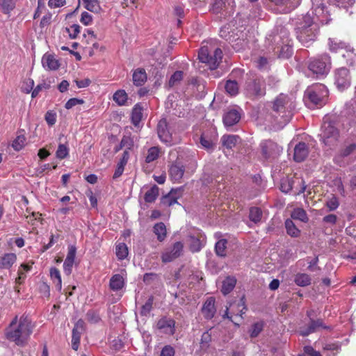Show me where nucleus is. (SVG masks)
Here are the masks:
<instances>
[{"label": "nucleus", "instance_id": "31", "mask_svg": "<svg viewBox=\"0 0 356 356\" xmlns=\"http://www.w3.org/2000/svg\"><path fill=\"white\" fill-rule=\"evenodd\" d=\"M17 260V256L14 253L5 254L0 260V268L9 269Z\"/></svg>", "mask_w": 356, "mask_h": 356}, {"label": "nucleus", "instance_id": "3", "mask_svg": "<svg viewBox=\"0 0 356 356\" xmlns=\"http://www.w3.org/2000/svg\"><path fill=\"white\" fill-rule=\"evenodd\" d=\"M296 33L298 41L305 47H309L316 40L318 26L314 22L309 13L303 15L297 22Z\"/></svg>", "mask_w": 356, "mask_h": 356}, {"label": "nucleus", "instance_id": "63", "mask_svg": "<svg viewBox=\"0 0 356 356\" xmlns=\"http://www.w3.org/2000/svg\"><path fill=\"white\" fill-rule=\"evenodd\" d=\"M80 22L85 26L90 25L92 22V16L86 11L81 13Z\"/></svg>", "mask_w": 356, "mask_h": 356}, {"label": "nucleus", "instance_id": "53", "mask_svg": "<svg viewBox=\"0 0 356 356\" xmlns=\"http://www.w3.org/2000/svg\"><path fill=\"white\" fill-rule=\"evenodd\" d=\"M294 181L289 179H283L280 184V190L284 193H290L293 187Z\"/></svg>", "mask_w": 356, "mask_h": 356}, {"label": "nucleus", "instance_id": "8", "mask_svg": "<svg viewBox=\"0 0 356 356\" xmlns=\"http://www.w3.org/2000/svg\"><path fill=\"white\" fill-rule=\"evenodd\" d=\"M245 95L252 99H259L266 95V86L262 78L254 77L246 80L244 86Z\"/></svg>", "mask_w": 356, "mask_h": 356}, {"label": "nucleus", "instance_id": "2", "mask_svg": "<svg viewBox=\"0 0 356 356\" xmlns=\"http://www.w3.org/2000/svg\"><path fill=\"white\" fill-rule=\"evenodd\" d=\"M266 39L269 44L275 46L274 50L277 49L280 58H289L292 56L293 42L289 38V32L285 27L277 26Z\"/></svg>", "mask_w": 356, "mask_h": 356}, {"label": "nucleus", "instance_id": "35", "mask_svg": "<svg viewBox=\"0 0 356 356\" xmlns=\"http://www.w3.org/2000/svg\"><path fill=\"white\" fill-rule=\"evenodd\" d=\"M159 188L156 185L152 186L144 195V200L147 203L154 202L159 195Z\"/></svg>", "mask_w": 356, "mask_h": 356}, {"label": "nucleus", "instance_id": "20", "mask_svg": "<svg viewBox=\"0 0 356 356\" xmlns=\"http://www.w3.org/2000/svg\"><path fill=\"white\" fill-rule=\"evenodd\" d=\"M242 109L232 108L225 112L222 117V121L225 126L232 127L237 124L241 118Z\"/></svg>", "mask_w": 356, "mask_h": 356}, {"label": "nucleus", "instance_id": "14", "mask_svg": "<svg viewBox=\"0 0 356 356\" xmlns=\"http://www.w3.org/2000/svg\"><path fill=\"white\" fill-rule=\"evenodd\" d=\"M260 147L266 159H275L282 152V147L271 140L261 142Z\"/></svg>", "mask_w": 356, "mask_h": 356}, {"label": "nucleus", "instance_id": "28", "mask_svg": "<svg viewBox=\"0 0 356 356\" xmlns=\"http://www.w3.org/2000/svg\"><path fill=\"white\" fill-rule=\"evenodd\" d=\"M32 269V266L22 264L19 266L17 271L18 276L15 279L16 284H22L26 278V273Z\"/></svg>", "mask_w": 356, "mask_h": 356}, {"label": "nucleus", "instance_id": "25", "mask_svg": "<svg viewBox=\"0 0 356 356\" xmlns=\"http://www.w3.org/2000/svg\"><path fill=\"white\" fill-rule=\"evenodd\" d=\"M327 45L329 50L332 53H338L341 50L346 51L350 47L348 44L341 40L331 38L328 39Z\"/></svg>", "mask_w": 356, "mask_h": 356}, {"label": "nucleus", "instance_id": "51", "mask_svg": "<svg viewBox=\"0 0 356 356\" xmlns=\"http://www.w3.org/2000/svg\"><path fill=\"white\" fill-rule=\"evenodd\" d=\"M154 297L149 296L146 302L141 307L140 314L143 316H147L152 309Z\"/></svg>", "mask_w": 356, "mask_h": 356}, {"label": "nucleus", "instance_id": "13", "mask_svg": "<svg viewBox=\"0 0 356 356\" xmlns=\"http://www.w3.org/2000/svg\"><path fill=\"white\" fill-rule=\"evenodd\" d=\"M334 85L340 91H343L351 85V76L349 70L344 67H339L334 71Z\"/></svg>", "mask_w": 356, "mask_h": 356}, {"label": "nucleus", "instance_id": "38", "mask_svg": "<svg viewBox=\"0 0 356 356\" xmlns=\"http://www.w3.org/2000/svg\"><path fill=\"white\" fill-rule=\"evenodd\" d=\"M239 137L235 135L223 136L221 138L222 145L227 149H232L236 145Z\"/></svg>", "mask_w": 356, "mask_h": 356}, {"label": "nucleus", "instance_id": "30", "mask_svg": "<svg viewBox=\"0 0 356 356\" xmlns=\"http://www.w3.org/2000/svg\"><path fill=\"white\" fill-rule=\"evenodd\" d=\"M291 220H300L302 222H307L309 217L306 211L300 207L295 208L291 213Z\"/></svg>", "mask_w": 356, "mask_h": 356}, {"label": "nucleus", "instance_id": "33", "mask_svg": "<svg viewBox=\"0 0 356 356\" xmlns=\"http://www.w3.org/2000/svg\"><path fill=\"white\" fill-rule=\"evenodd\" d=\"M153 232L156 236L157 240L163 241L167 236V230L165 224L162 222L156 223L153 227Z\"/></svg>", "mask_w": 356, "mask_h": 356}, {"label": "nucleus", "instance_id": "47", "mask_svg": "<svg viewBox=\"0 0 356 356\" xmlns=\"http://www.w3.org/2000/svg\"><path fill=\"white\" fill-rule=\"evenodd\" d=\"M15 2L14 0H0V9L5 14H8L14 9Z\"/></svg>", "mask_w": 356, "mask_h": 356}, {"label": "nucleus", "instance_id": "17", "mask_svg": "<svg viewBox=\"0 0 356 356\" xmlns=\"http://www.w3.org/2000/svg\"><path fill=\"white\" fill-rule=\"evenodd\" d=\"M275 8L274 11L277 13H288L298 7L301 0H269Z\"/></svg>", "mask_w": 356, "mask_h": 356}, {"label": "nucleus", "instance_id": "37", "mask_svg": "<svg viewBox=\"0 0 356 356\" xmlns=\"http://www.w3.org/2000/svg\"><path fill=\"white\" fill-rule=\"evenodd\" d=\"M50 277L56 284V289L60 291L62 289V280L60 271L56 267H52L50 269Z\"/></svg>", "mask_w": 356, "mask_h": 356}, {"label": "nucleus", "instance_id": "56", "mask_svg": "<svg viewBox=\"0 0 356 356\" xmlns=\"http://www.w3.org/2000/svg\"><path fill=\"white\" fill-rule=\"evenodd\" d=\"M69 154V149L67 145L64 144H59L56 152V156L59 159L66 158Z\"/></svg>", "mask_w": 356, "mask_h": 356}, {"label": "nucleus", "instance_id": "57", "mask_svg": "<svg viewBox=\"0 0 356 356\" xmlns=\"http://www.w3.org/2000/svg\"><path fill=\"white\" fill-rule=\"evenodd\" d=\"M133 147L134 140L129 136H124L120 142V147H124L129 152Z\"/></svg>", "mask_w": 356, "mask_h": 356}, {"label": "nucleus", "instance_id": "5", "mask_svg": "<svg viewBox=\"0 0 356 356\" xmlns=\"http://www.w3.org/2000/svg\"><path fill=\"white\" fill-rule=\"evenodd\" d=\"M339 124V117L336 114L324 116L319 136L325 145L330 146L337 140Z\"/></svg>", "mask_w": 356, "mask_h": 356}, {"label": "nucleus", "instance_id": "61", "mask_svg": "<svg viewBox=\"0 0 356 356\" xmlns=\"http://www.w3.org/2000/svg\"><path fill=\"white\" fill-rule=\"evenodd\" d=\"M44 118L49 126H53L56 122V113L54 111H48Z\"/></svg>", "mask_w": 356, "mask_h": 356}, {"label": "nucleus", "instance_id": "62", "mask_svg": "<svg viewBox=\"0 0 356 356\" xmlns=\"http://www.w3.org/2000/svg\"><path fill=\"white\" fill-rule=\"evenodd\" d=\"M83 103L84 101L82 99L71 98L65 103V108L66 109H70L76 105L83 104Z\"/></svg>", "mask_w": 356, "mask_h": 356}, {"label": "nucleus", "instance_id": "43", "mask_svg": "<svg viewBox=\"0 0 356 356\" xmlns=\"http://www.w3.org/2000/svg\"><path fill=\"white\" fill-rule=\"evenodd\" d=\"M343 58L346 59V64L349 66H353L356 60V54L353 47H350L346 51L342 54Z\"/></svg>", "mask_w": 356, "mask_h": 356}, {"label": "nucleus", "instance_id": "26", "mask_svg": "<svg viewBox=\"0 0 356 356\" xmlns=\"http://www.w3.org/2000/svg\"><path fill=\"white\" fill-rule=\"evenodd\" d=\"M132 78L136 86H141L146 82L147 76L143 68H137L134 71Z\"/></svg>", "mask_w": 356, "mask_h": 356}, {"label": "nucleus", "instance_id": "59", "mask_svg": "<svg viewBox=\"0 0 356 356\" xmlns=\"http://www.w3.org/2000/svg\"><path fill=\"white\" fill-rule=\"evenodd\" d=\"M81 27L79 24H72L70 28H67L66 31L69 33L71 39H75L80 33Z\"/></svg>", "mask_w": 356, "mask_h": 356}, {"label": "nucleus", "instance_id": "50", "mask_svg": "<svg viewBox=\"0 0 356 356\" xmlns=\"http://www.w3.org/2000/svg\"><path fill=\"white\" fill-rule=\"evenodd\" d=\"M173 192L170 191L167 195L163 196L161 199V204L165 207H170L177 204V197L172 196Z\"/></svg>", "mask_w": 356, "mask_h": 356}, {"label": "nucleus", "instance_id": "19", "mask_svg": "<svg viewBox=\"0 0 356 356\" xmlns=\"http://www.w3.org/2000/svg\"><path fill=\"white\" fill-rule=\"evenodd\" d=\"M185 166L181 161L176 160L169 168V176L173 182L180 183L184 177Z\"/></svg>", "mask_w": 356, "mask_h": 356}, {"label": "nucleus", "instance_id": "12", "mask_svg": "<svg viewBox=\"0 0 356 356\" xmlns=\"http://www.w3.org/2000/svg\"><path fill=\"white\" fill-rule=\"evenodd\" d=\"M321 329L331 330L332 327L326 325L322 318L314 319L313 318H310V320L307 325L300 327L298 332L302 337H307L312 333L318 332Z\"/></svg>", "mask_w": 356, "mask_h": 356}, {"label": "nucleus", "instance_id": "49", "mask_svg": "<svg viewBox=\"0 0 356 356\" xmlns=\"http://www.w3.org/2000/svg\"><path fill=\"white\" fill-rule=\"evenodd\" d=\"M200 143L201 145L207 149H212L214 145V143H213V140L211 139V138L208 134H207L205 133H203L200 136Z\"/></svg>", "mask_w": 356, "mask_h": 356}, {"label": "nucleus", "instance_id": "22", "mask_svg": "<svg viewBox=\"0 0 356 356\" xmlns=\"http://www.w3.org/2000/svg\"><path fill=\"white\" fill-rule=\"evenodd\" d=\"M215 302L216 300L213 297H209L204 302L202 307V313L205 319L211 320L214 317L216 313Z\"/></svg>", "mask_w": 356, "mask_h": 356}, {"label": "nucleus", "instance_id": "24", "mask_svg": "<svg viewBox=\"0 0 356 356\" xmlns=\"http://www.w3.org/2000/svg\"><path fill=\"white\" fill-rule=\"evenodd\" d=\"M42 65L45 70H56L60 67L59 61L50 54H45L42 58Z\"/></svg>", "mask_w": 356, "mask_h": 356}, {"label": "nucleus", "instance_id": "46", "mask_svg": "<svg viewBox=\"0 0 356 356\" xmlns=\"http://www.w3.org/2000/svg\"><path fill=\"white\" fill-rule=\"evenodd\" d=\"M203 244L198 238L191 236L189 248L193 252H197L202 248Z\"/></svg>", "mask_w": 356, "mask_h": 356}, {"label": "nucleus", "instance_id": "11", "mask_svg": "<svg viewBox=\"0 0 356 356\" xmlns=\"http://www.w3.org/2000/svg\"><path fill=\"white\" fill-rule=\"evenodd\" d=\"M235 7L234 0H214L211 11L214 14H221L226 18L234 13Z\"/></svg>", "mask_w": 356, "mask_h": 356}, {"label": "nucleus", "instance_id": "39", "mask_svg": "<svg viewBox=\"0 0 356 356\" xmlns=\"http://www.w3.org/2000/svg\"><path fill=\"white\" fill-rule=\"evenodd\" d=\"M262 214V211L260 208L252 207L250 209L249 219L255 224L258 223L261 220Z\"/></svg>", "mask_w": 356, "mask_h": 356}, {"label": "nucleus", "instance_id": "44", "mask_svg": "<svg viewBox=\"0 0 356 356\" xmlns=\"http://www.w3.org/2000/svg\"><path fill=\"white\" fill-rule=\"evenodd\" d=\"M264 327V323L263 321H257L253 323L251 328L249 330L250 336L251 338L257 337L261 332L263 330Z\"/></svg>", "mask_w": 356, "mask_h": 356}, {"label": "nucleus", "instance_id": "21", "mask_svg": "<svg viewBox=\"0 0 356 356\" xmlns=\"http://www.w3.org/2000/svg\"><path fill=\"white\" fill-rule=\"evenodd\" d=\"M127 274L124 270L121 274H114L109 281V288L111 291L118 292L123 289L126 285Z\"/></svg>", "mask_w": 356, "mask_h": 356}, {"label": "nucleus", "instance_id": "32", "mask_svg": "<svg viewBox=\"0 0 356 356\" xmlns=\"http://www.w3.org/2000/svg\"><path fill=\"white\" fill-rule=\"evenodd\" d=\"M143 107L141 104H136L131 112V122L134 126H138L143 117Z\"/></svg>", "mask_w": 356, "mask_h": 356}, {"label": "nucleus", "instance_id": "36", "mask_svg": "<svg viewBox=\"0 0 356 356\" xmlns=\"http://www.w3.org/2000/svg\"><path fill=\"white\" fill-rule=\"evenodd\" d=\"M225 89L226 92L230 96H236L238 93V84L237 81L229 79L225 84Z\"/></svg>", "mask_w": 356, "mask_h": 356}, {"label": "nucleus", "instance_id": "54", "mask_svg": "<svg viewBox=\"0 0 356 356\" xmlns=\"http://www.w3.org/2000/svg\"><path fill=\"white\" fill-rule=\"evenodd\" d=\"M184 73L182 71L177 70L174 72V74L170 76L168 85L169 86L173 87L176 84L179 83L183 79Z\"/></svg>", "mask_w": 356, "mask_h": 356}, {"label": "nucleus", "instance_id": "60", "mask_svg": "<svg viewBox=\"0 0 356 356\" xmlns=\"http://www.w3.org/2000/svg\"><path fill=\"white\" fill-rule=\"evenodd\" d=\"M87 320L92 323H97L100 321V317L97 312L89 310L86 314Z\"/></svg>", "mask_w": 356, "mask_h": 356}, {"label": "nucleus", "instance_id": "64", "mask_svg": "<svg viewBox=\"0 0 356 356\" xmlns=\"http://www.w3.org/2000/svg\"><path fill=\"white\" fill-rule=\"evenodd\" d=\"M175 349L169 345L165 346L161 352L160 356H175Z\"/></svg>", "mask_w": 356, "mask_h": 356}, {"label": "nucleus", "instance_id": "58", "mask_svg": "<svg viewBox=\"0 0 356 356\" xmlns=\"http://www.w3.org/2000/svg\"><path fill=\"white\" fill-rule=\"evenodd\" d=\"M325 205L327 207L329 211H332L339 207V202L338 198L333 195L326 201Z\"/></svg>", "mask_w": 356, "mask_h": 356}, {"label": "nucleus", "instance_id": "41", "mask_svg": "<svg viewBox=\"0 0 356 356\" xmlns=\"http://www.w3.org/2000/svg\"><path fill=\"white\" fill-rule=\"evenodd\" d=\"M160 154V148L157 146L151 147L147 150V154L145 157V162L149 163L156 160Z\"/></svg>", "mask_w": 356, "mask_h": 356}, {"label": "nucleus", "instance_id": "10", "mask_svg": "<svg viewBox=\"0 0 356 356\" xmlns=\"http://www.w3.org/2000/svg\"><path fill=\"white\" fill-rule=\"evenodd\" d=\"M222 58V51L220 48H216L213 54L207 46L202 47L198 52V58L200 62L207 65L210 70H215L218 67Z\"/></svg>", "mask_w": 356, "mask_h": 356}, {"label": "nucleus", "instance_id": "18", "mask_svg": "<svg viewBox=\"0 0 356 356\" xmlns=\"http://www.w3.org/2000/svg\"><path fill=\"white\" fill-rule=\"evenodd\" d=\"M175 321L171 318L163 316L156 323V329L162 334L172 336L175 333Z\"/></svg>", "mask_w": 356, "mask_h": 356}, {"label": "nucleus", "instance_id": "45", "mask_svg": "<svg viewBox=\"0 0 356 356\" xmlns=\"http://www.w3.org/2000/svg\"><path fill=\"white\" fill-rule=\"evenodd\" d=\"M115 250L116 256L118 259L123 260L127 257L129 252L128 248L125 243H119L118 245H116Z\"/></svg>", "mask_w": 356, "mask_h": 356}, {"label": "nucleus", "instance_id": "6", "mask_svg": "<svg viewBox=\"0 0 356 356\" xmlns=\"http://www.w3.org/2000/svg\"><path fill=\"white\" fill-rule=\"evenodd\" d=\"M273 111L281 118L282 122L287 124L291 119L296 108V101L293 95L280 94L273 102Z\"/></svg>", "mask_w": 356, "mask_h": 356}, {"label": "nucleus", "instance_id": "9", "mask_svg": "<svg viewBox=\"0 0 356 356\" xmlns=\"http://www.w3.org/2000/svg\"><path fill=\"white\" fill-rule=\"evenodd\" d=\"M332 67L331 57L327 53L322 54L312 58L308 65V68L317 75H326Z\"/></svg>", "mask_w": 356, "mask_h": 356}, {"label": "nucleus", "instance_id": "23", "mask_svg": "<svg viewBox=\"0 0 356 356\" xmlns=\"http://www.w3.org/2000/svg\"><path fill=\"white\" fill-rule=\"evenodd\" d=\"M309 149L304 142H300L294 147L293 159L296 162L303 161L308 156Z\"/></svg>", "mask_w": 356, "mask_h": 356}, {"label": "nucleus", "instance_id": "42", "mask_svg": "<svg viewBox=\"0 0 356 356\" xmlns=\"http://www.w3.org/2000/svg\"><path fill=\"white\" fill-rule=\"evenodd\" d=\"M343 58L346 59V64L349 66H353L356 60V54L353 47H350L346 51L342 54Z\"/></svg>", "mask_w": 356, "mask_h": 356}, {"label": "nucleus", "instance_id": "15", "mask_svg": "<svg viewBox=\"0 0 356 356\" xmlns=\"http://www.w3.org/2000/svg\"><path fill=\"white\" fill-rule=\"evenodd\" d=\"M157 134L160 140L167 146H172L177 143L168 127V122L165 119H161L158 122Z\"/></svg>", "mask_w": 356, "mask_h": 356}, {"label": "nucleus", "instance_id": "16", "mask_svg": "<svg viewBox=\"0 0 356 356\" xmlns=\"http://www.w3.org/2000/svg\"><path fill=\"white\" fill-rule=\"evenodd\" d=\"M184 252V243L177 241L173 243L172 247L163 252L161 254V260L163 263H169L181 257Z\"/></svg>", "mask_w": 356, "mask_h": 356}, {"label": "nucleus", "instance_id": "27", "mask_svg": "<svg viewBox=\"0 0 356 356\" xmlns=\"http://www.w3.org/2000/svg\"><path fill=\"white\" fill-rule=\"evenodd\" d=\"M236 279L234 276H227L222 282L221 292L223 295L229 294L235 287Z\"/></svg>", "mask_w": 356, "mask_h": 356}, {"label": "nucleus", "instance_id": "48", "mask_svg": "<svg viewBox=\"0 0 356 356\" xmlns=\"http://www.w3.org/2000/svg\"><path fill=\"white\" fill-rule=\"evenodd\" d=\"M226 239H220L215 245V251L218 256L225 257L226 255Z\"/></svg>", "mask_w": 356, "mask_h": 356}, {"label": "nucleus", "instance_id": "52", "mask_svg": "<svg viewBox=\"0 0 356 356\" xmlns=\"http://www.w3.org/2000/svg\"><path fill=\"white\" fill-rule=\"evenodd\" d=\"M85 8L93 13H98L100 10V6L97 0H83Z\"/></svg>", "mask_w": 356, "mask_h": 356}, {"label": "nucleus", "instance_id": "4", "mask_svg": "<svg viewBox=\"0 0 356 356\" xmlns=\"http://www.w3.org/2000/svg\"><path fill=\"white\" fill-rule=\"evenodd\" d=\"M245 29L243 26H236V20L234 19L222 26L220 29V36L232 44L233 48L239 51L246 45L243 31Z\"/></svg>", "mask_w": 356, "mask_h": 356}, {"label": "nucleus", "instance_id": "34", "mask_svg": "<svg viewBox=\"0 0 356 356\" xmlns=\"http://www.w3.org/2000/svg\"><path fill=\"white\" fill-rule=\"evenodd\" d=\"M286 233L291 237H298L300 230L296 226L291 219H286L284 222Z\"/></svg>", "mask_w": 356, "mask_h": 356}, {"label": "nucleus", "instance_id": "40", "mask_svg": "<svg viewBox=\"0 0 356 356\" xmlns=\"http://www.w3.org/2000/svg\"><path fill=\"white\" fill-rule=\"evenodd\" d=\"M113 98L118 105L124 106L127 101L128 95L124 90H118L113 94Z\"/></svg>", "mask_w": 356, "mask_h": 356}, {"label": "nucleus", "instance_id": "1", "mask_svg": "<svg viewBox=\"0 0 356 356\" xmlns=\"http://www.w3.org/2000/svg\"><path fill=\"white\" fill-rule=\"evenodd\" d=\"M33 332V325L28 316H16L5 330V337L17 346L23 347Z\"/></svg>", "mask_w": 356, "mask_h": 356}, {"label": "nucleus", "instance_id": "7", "mask_svg": "<svg viewBox=\"0 0 356 356\" xmlns=\"http://www.w3.org/2000/svg\"><path fill=\"white\" fill-rule=\"evenodd\" d=\"M327 97V87L319 83L309 86L305 92V97L314 106H321Z\"/></svg>", "mask_w": 356, "mask_h": 356}, {"label": "nucleus", "instance_id": "55", "mask_svg": "<svg viewBox=\"0 0 356 356\" xmlns=\"http://www.w3.org/2000/svg\"><path fill=\"white\" fill-rule=\"evenodd\" d=\"M26 141V138L24 135L17 136V138L13 140L12 147L16 151L21 150L24 146Z\"/></svg>", "mask_w": 356, "mask_h": 356}, {"label": "nucleus", "instance_id": "29", "mask_svg": "<svg viewBox=\"0 0 356 356\" xmlns=\"http://www.w3.org/2000/svg\"><path fill=\"white\" fill-rule=\"evenodd\" d=\"M293 281L297 286L305 287L311 284L312 278L307 273H299L295 275Z\"/></svg>", "mask_w": 356, "mask_h": 356}]
</instances>
